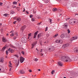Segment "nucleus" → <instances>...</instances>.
<instances>
[{"label":"nucleus","mask_w":78,"mask_h":78,"mask_svg":"<svg viewBox=\"0 0 78 78\" xmlns=\"http://www.w3.org/2000/svg\"><path fill=\"white\" fill-rule=\"evenodd\" d=\"M29 70V72H32V70H31V69H30V70Z\"/></svg>","instance_id":"nucleus-53"},{"label":"nucleus","mask_w":78,"mask_h":78,"mask_svg":"<svg viewBox=\"0 0 78 78\" xmlns=\"http://www.w3.org/2000/svg\"><path fill=\"white\" fill-rule=\"evenodd\" d=\"M16 20L17 21H18V22H19L20 21V20H21V18L19 17L16 19Z\"/></svg>","instance_id":"nucleus-20"},{"label":"nucleus","mask_w":78,"mask_h":78,"mask_svg":"<svg viewBox=\"0 0 78 78\" xmlns=\"http://www.w3.org/2000/svg\"><path fill=\"white\" fill-rule=\"evenodd\" d=\"M13 5H17V2H13Z\"/></svg>","instance_id":"nucleus-26"},{"label":"nucleus","mask_w":78,"mask_h":78,"mask_svg":"<svg viewBox=\"0 0 78 78\" xmlns=\"http://www.w3.org/2000/svg\"><path fill=\"white\" fill-rule=\"evenodd\" d=\"M69 43H67L64 44V46L65 47H67L69 46Z\"/></svg>","instance_id":"nucleus-19"},{"label":"nucleus","mask_w":78,"mask_h":78,"mask_svg":"<svg viewBox=\"0 0 78 78\" xmlns=\"http://www.w3.org/2000/svg\"><path fill=\"white\" fill-rule=\"evenodd\" d=\"M58 65H59V66H62V62H59L58 63Z\"/></svg>","instance_id":"nucleus-15"},{"label":"nucleus","mask_w":78,"mask_h":78,"mask_svg":"<svg viewBox=\"0 0 78 78\" xmlns=\"http://www.w3.org/2000/svg\"><path fill=\"white\" fill-rule=\"evenodd\" d=\"M21 53L22 54H23V55H24V54L25 53L24 52V51H22L21 52Z\"/></svg>","instance_id":"nucleus-49"},{"label":"nucleus","mask_w":78,"mask_h":78,"mask_svg":"<svg viewBox=\"0 0 78 78\" xmlns=\"http://www.w3.org/2000/svg\"><path fill=\"white\" fill-rule=\"evenodd\" d=\"M19 60H16L15 63V65L16 67H17L19 66Z\"/></svg>","instance_id":"nucleus-6"},{"label":"nucleus","mask_w":78,"mask_h":78,"mask_svg":"<svg viewBox=\"0 0 78 78\" xmlns=\"http://www.w3.org/2000/svg\"><path fill=\"white\" fill-rule=\"evenodd\" d=\"M59 40H57L55 41V42L57 43H59Z\"/></svg>","instance_id":"nucleus-38"},{"label":"nucleus","mask_w":78,"mask_h":78,"mask_svg":"<svg viewBox=\"0 0 78 78\" xmlns=\"http://www.w3.org/2000/svg\"><path fill=\"white\" fill-rule=\"evenodd\" d=\"M11 13L12 14H14V11H11Z\"/></svg>","instance_id":"nucleus-40"},{"label":"nucleus","mask_w":78,"mask_h":78,"mask_svg":"<svg viewBox=\"0 0 78 78\" xmlns=\"http://www.w3.org/2000/svg\"><path fill=\"white\" fill-rule=\"evenodd\" d=\"M26 12L27 14H29V12L27 11H26Z\"/></svg>","instance_id":"nucleus-51"},{"label":"nucleus","mask_w":78,"mask_h":78,"mask_svg":"<svg viewBox=\"0 0 78 78\" xmlns=\"http://www.w3.org/2000/svg\"><path fill=\"white\" fill-rule=\"evenodd\" d=\"M36 49L37 50V51H39V50L37 49V48H36Z\"/></svg>","instance_id":"nucleus-62"},{"label":"nucleus","mask_w":78,"mask_h":78,"mask_svg":"<svg viewBox=\"0 0 78 78\" xmlns=\"http://www.w3.org/2000/svg\"><path fill=\"white\" fill-rule=\"evenodd\" d=\"M15 40L16 39V37H14L13 38Z\"/></svg>","instance_id":"nucleus-61"},{"label":"nucleus","mask_w":78,"mask_h":78,"mask_svg":"<svg viewBox=\"0 0 78 78\" xmlns=\"http://www.w3.org/2000/svg\"><path fill=\"white\" fill-rule=\"evenodd\" d=\"M11 68H10V69H9V71H11Z\"/></svg>","instance_id":"nucleus-60"},{"label":"nucleus","mask_w":78,"mask_h":78,"mask_svg":"<svg viewBox=\"0 0 78 78\" xmlns=\"http://www.w3.org/2000/svg\"><path fill=\"white\" fill-rule=\"evenodd\" d=\"M19 73H20L21 74H23L24 73H25V71L23 70H21L19 71Z\"/></svg>","instance_id":"nucleus-9"},{"label":"nucleus","mask_w":78,"mask_h":78,"mask_svg":"<svg viewBox=\"0 0 78 78\" xmlns=\"http://www.w3.org/2000/svg\"><path fill=\"white\" fill-rule=\"evenodd\" d=\"M74 51L76 53H78V49L75 48L74 49Z\"/></svg>","instance_id":"nucleus-17"},{"label":"nucleus","mask_w":78,"mask_h":78,"mask_svg":"<svg viewBox=\"0 0 78 78\" xmlns=\"http://www.w3.org/2000/svg\"><path fill=\"white\" fill-rule=\"evenodd\" d=\"M21 41H22L24 43H25V42H26V41H25V39L23 38H22L21 39Z\"/></svg>","instance_id":"nucleus-12"},{"label":"nucleus","mask_w":78,"mask_h":78,"mask_svg":"<svg viewBox=\"0 0 78 78\" xmlns=\"http://www.w3.org/2000/svg\"><path fill=\"white\" fill-rule=\"evenodd\" d=\"M41 51H40L41 52V53H42V49H41Z\"/></svg>","instance_id":"nucleus-58"},{"label":"nucleus","mask_w":78,"mask_h":78,"mask_svg":"<svg viewBox=\"0 0 78 78\" xmlns=\"http://www.w3.org/2000/svg\"><path fill=\"white\" fill-rule=\"evenodd\" d=\"M37 44V43L36 42H34L33 43V44H32V48H34V47L35 45H36Z\"/></svg>","instance_id":"nucleus-10"},{"label":"nucleus","mask_w":78,"mask_h":78,"mask_svg":"<svg viewBox=\"0 0 78 78\" xmlns=\"http://www.w3.org/2000/svg\"><path fill=\"white\" fill-rule=\"evenodd\" d=\"M49 2V0H45V3H48Z\"/></svg>","instance_id":"nucleus-24"},{"label":"nucleus","mask_w":78,"mask_h":78,"mask_svg":"<svg viewBox=\"0 0 78 78\" xmlns=\"http://www.w3.org/2000/svg\"><path fill=\"white\" fill-rule=\"evenodd\" d=\"M6 47L5 46L4 47H3L2 48V52L4 51H5V49H6Z\"/></svg>","instance_id":"nucleus-16"},{"label":"nucleus","mask_w":78,"mask_h":78,"mask_svg":"<svg viewBox=\"0 0 78 78\" xmlns=\"http://www.w3.org/2000/svg\"><path fill=\"white\" fill-rule=\"evenodd\" d=\"M8 51H9V52H10L11 53H14V50L12 49L11 48H9L8 49Z\"/></svg>","instance_id":"nucleus-4"},{"label":"nucleus","mask_w":78,"mask_h":78,"mask_svg":"<svg viewBox=\"0 0 78 78\" xmlns=\"http://www.w3.org/2000/svg\"><path fill=\"white\" fill-rule=\"evenodd\" d=\"M23 12H25V9L24 8H23Z\"/></svg>","instance_id":"nucleus-52"},{"label":"nucleus","mask_w":78,"mask_h":78,"mask_svg":"<svg viewBox=\"0 0 78 78\" xmlns=\"http://www.w3.org/2000/svg\"><path fill=\"white\" fill-rule=\"evenodd\" d=\"M9 67H11L12 68V63L11 62V61L9 62Z\"/></svg>","instance_id":"nucleus-14"},{"label":"nucleus","mask_w":78,"mask_h":78,"mask_svg":"<svg viewBox=\"0 0 78 78\" xmlns=\"http://www.w3.org/2000/svg\"><path fill=\"white\" fill-rule=\"evenodd\" d=\"M76 22V21H73V23H75Z\"/></svg>","instance_id":"nucleus-59"},{"label":"nucleus","mask_w":78,"mask_h":78,"mask_svg":"<svg viewBox=\"0 0 78 78\" xmlns=\"http://www.w3.org/2000/svg\"><path fill=\"white\" fill-rule=\"evenodd\" d=\"M11 47L13 48H14V49L15 50H17V48H16L14 47V46H11Z\"/></svg>","instance_id":"nucleus-32"},{"label":"nucleus","mask_w":78,"mask_h":78,"mask_svg":"<svg viewBox=\"0 0 78 78\" xmlns=\"http://www.w3.org/2000/svg\"><path fill=\"white\" fill-rule=\"evenodd\" d=\"M59 43H60V44H62V41L61 40H59Z\"/></svg>","instance_id":"nucleus-29"},{"label":"nucleus","mask_w":78,"mask_h":78,"mask_svg":"<svg viewBox=\"0 0 78 78\" xmlns=\"http://www.w3.org/2000/svg\"><path fill=\"white\" fill-rule=\"evenodd\" d=\"M6 55H8V51H6Z\"/></svg>","instance_id":"nucleus-36"},{"label":"nucleus","mask_w":78,"mask_h":78,"mask_svg":"<svg viewBox=\"0 0 78 78\" xmlns=\"http://www.w3.org/2000/svg\"><path fill=\"white\" fill-rule=\"evenodd\" d=\"M74 20V19H72V20H69V22L70 24H71L72 25L73 24V20Z\"/></svg>","instance_id":"nucleus-8"},{"label":"nucleus","mask_w":78,"mask_h":78,"mask_svg":"<svg viewBox=\"0 0 78 78\" xmlns=\"http://www.w3.org/2000/svg\"><path fill=\"white\" fill-rule=\"evenodd\" d=\"M55 72V71L54 70H53L51 72V73L53 75V73Z\"/></svg>","instance_id":"nucleus-42"},{"label":"nucleus","mask_w":78,"mask_h":78,"mask_svg":"<svg viewBox=\"0 0 78 78\" xmlns=\"http://www.w3.org/2000/svg\"><path fill=\"white\" fill-rule=\"evenodd\" d=\"M52 20L50 18L49 19L48 21H50V23H52V22H51V21Z\"/></svg>","instance_id":"nucleus-25"},{"label":"nucleus","mask_w":78,"mask_h":78,"mask_svg":"<svg viewBox=\"0 0 78 78\" xmlns=\"http://www.w3.org/2000/svg\"><path fill=\"white\" fill-rule=\"evenodd\" d=\"M58 36V34H56L53 37L54 38H55V37H56L57 36Z\"/></svg>","instance_id":"nucleus-27"},{"label":"nucleus","mask_w":78,"mask_h":78,"mask_svg":"<svg viewBox=\"0 0 78 78\" xmlns=\"http://www.w3.org/2000/svg\"><path fill=\"white\" fill-rule=\"evenodd\" d=\"M3 5V3L0 2V6H2Z\"/></svg>","instance_id":"nucleus-46"},{"label":"nucleus","mask_w":78,"mask_h":78,"mask_svg":"<svg viewBox=\"0 0 78 78\" xmlns=\"http://www.w3.org/2000/svg\"><path fill=\"white\" fill-rule=\"evenodd\" d=\"M3 16H5V17H7V16H8V14H4Z\"/></svg>","instance_id":"nucleus-34"},{"label":"nucleus","mask_w":78,"mask_h":78,"mask_svg":"<svg viewBox=\"0 0 78 78\" xmlns=\"http://www.w3.org/2000/svg\"><path fill=\"white\" fill-rule=\"evenodd\" d=\"M48 27H47L46 28V29L45 30V31H47L48 30Z\"/></svg>","instance_id":"nucleus-43"},{"label":"nucleus","mask_w":78,"mask_h":78,"mask_svg":"<svg viewBox=\"0 0 78 78\" xmlns=\"http://www.w3.org/2000/svg\"><path fill=\"white\" fill-rule=\"evenodd\" d=\"M69 19H70V18H67L66 19V21H67L68 20H69Z\"/></svg>","instance_id":"nucleus-41"},{"label":"nucleus","mask_w":78,"mask_h":78,"mask_svg":"<svg viewBox=\"0 0 78 78\" xmlns=\"http://www.w3.org/2000/svg\"><path fill=\"white\" fill-rule=\"evenodd\" d=\"M43 55V54H42V53H41V54H40V55L41 56H42Z\"/></svg>","instance_id":"nucleus-50"},{"label":"nucleus","mask_w":78,"mask_h":78,"mask_svg":"<svg viewBox=\"0 0 78 78\" xmlns=\"http://www.w3.org/2000/svg\"><path fill=\"white\" fill-rule=\"evenodd\" d=\"M57 10H58V9L56 8H54L53 9V11H57Z\"/></svg>","instance_id":"nucleus-23"},{"label":"nucleus","mask_w":78,"mask_h":78,"mask_svg":"<svg viewBox=\"0 0 78 78\" xmlns=\"http://www.w3.org/2000/svg\"><path fill=\"white\" fill-rule=\"evenodd\" d=\"M31 33H30V34H28V39H29L30 38V37L31 36Z\"/></svg>","instance_id":"nucleus-30"},{"label":"nucleus","mask_w":78,"mask_h":78,"mask_svg":"<svg viewBox=\"0 0 78 78\" xmlns=\"http://www.w3.org/2000/svg\"><path fill=\"white\" fill-rule=\"evenodd\" d=\"M15 56H16V58H18V56L16 55H14Z\"/></svg>","instance_id":"nucleus-48"},{"label":"nucleus","mask_w":78,"mask_h":78,"mask_svg":"<svg viewBox=\"0 0 78 78\" xmlns=\"http://www.w3.org/2000/svg\"><path fill=\"white\" fill-rule=\"evenodd\" d=\"M70 33V30H68V33Z\"/></svg>","instance_id":"nucleus-44"},{"label":"nucleus","mask_w":78,"mask_h":78,"mask_svg":"<svg viewBox=\"0 0 78 78\" xmlns=\"http://www.w3.org/2000/svg\"><path fill=\"white\" fill-rule=\"evenodd\" d=\"M41 23H38V25H41Z\"/></svg>","instance_id":"nucleus-55"},{"label":"nucleus","mask_w":78,"mask_h":78,"mask_svg":"<svg viewBox=\"0 0 78 78\" xmlns=\"http://www.w3.org/2000/svg\"><path fill=\"white\" fill-rule=\"evenodd\" d=\"M31 20L32 22H34V21H35V20L34 19V18H32Z\"/></svg>","instance_id":"nucleus-31"},{"label":"nucleus","mask_w":78,"mask_h":78,"mask_svg":"<svg viewBox=\"0 0 78 78\" xmlns=\"http://www.w3.org/2000/svg\"><path fill=\"white\" fill-rule=\"evenodd\" d=\"M64 59L66 60V62H68V61H71L70 58L68 56H64L61 58L62 60H64Z\"/></svg>","instance_id":"nucleus-1"},{"label":"nucleus","mask_w":78,"mask_h":78,"mask_svg":"<svg viewBox=\"0 0 78 78\" xmlns=\"http://www.w3.org/2000/svg\"><path fill=\"white\" fill-rule=\"evenodd\" d=\"M2 40L3 42H5L6 41V39L4 37L2 38Z\"/></svg>","instance_id":"nucleus-18"},{"label":"nucleus","mask_w":78,"mask_h":78,"mask_svg":"<svg viewBox=\"0 0 78 78\" xmlns=\"http://www.w3.org/2000/svg\"><path fill=\"white\" fill-rule=\"evenodd\" d=\"M68 26V24L67 23H66L64 24V25L62 26V28L64 29H66V30Z\"/></svg>","instance_id":"nucleus-3"},{"label":"nucleus","mask_w":78,"mask_h":78,"mask_svg":"<svg viewBox=\"0 0 78 78\" xmlns=\"http://www.w3.org/2000/svg\"><path fill=\"white\" fill-rule=\"evenodd\" d=\"M76 16H77V17H78V14H76L75 16V17H76Z\"/></svg>","instance_id":"nucleus-57"},{"label":"nucleus","mask_w":78,"mask_h":78,"mask_svg":"<svg viewBox=\"0 0 78 78\" xmlns=\"http://www.w3.org/2000/svg\"><path fill=\"white\" fill-rule=\"evenodd\" d=\"M13 19H16V17H13Z\"/></svg>","instance_id":"nucleus-63"},{"label":"nucleus","mask_w":78,"mask_h":78,"mask_svg":"<svg viewBox=\"0 0 78 78\" xmlns=\"http://www.w3.org/2000/svg\"><path fill=\"white\" fill-rule=\"evenodd\" d=\"M51 48H49L48 49V50L49 51H52V50H51Z\"/></svg>","instance_id":"nucleus-39"},{"label":"nucleus","mask_w":78,"mask_h":78,"mask_svg":"<svg viewBox=\"0 0 78 78\" xmlns=\"http://www.w3.org/2000/svg\"><path fill=\"white\" fill-rule=\"evenodd\" d=\"M2 23H0V28L2 27Z\"/></svg>","instance_id":"nucleus-56"},{"label":"nucleus","mask_w":78,"mask_h":78,"mask_svg":"<svg viewBox=\"0 0 78 78\" xmlns=\"http://www.w3.org/2000/svg\"><path fill=\"white\" fill-rule=\"evenodd\" d=\"M41 34H38L37 35L38 39H39V37H41Z\"/></svg>","instance_id":"nucleus-22"},{"label":"nucleus","mask_w":78,"mask_h":78,"mask_svg":"<svg viewBox=\"0 0 78 78\" xmlns=\"http://www.w3.org/2000/svg\"><path fill=\"white\" fill-rule=\"evenodd\" d=\"M16 6H14V5H12V8H16Z\"/></svg>","instance_id":"nucleus-37"},{"label":"nucleus","mask_w":78,"mask_h":78,"mask_svg":"<svg viewBox=\"0 0 78 78\" xmlns=\"http://www.w3.org/2000/svg\"><path fill=\"white\" fill-rule=\"evenodd\" d=\"M25 28H26V26H23L21 28V30H23L25 29Z\"/></svg>","instance_id":"nucleus-21"},{"label":"nucleus","mask_w":78,"mask_h":78,"mask_svg":"<svg viewBox=\"0 0 78 78\" xmlns=\"http://www.w3.org/2000/svg\"><path fill=\"white\" fill-rule=\"evenodd\" d=\"M37 33H38V31H37L35 33L34 36V39H35V38L36 37V36H37Z\"/></svg>","instance_id":"nucleus-7"},{"label":"nucleus","mask_w":78,"mask_h":78,"mask_svg":"<svg viewBox=\"0 0 78 78\" xmlns=\"http://www.w3.org/2000/svg\"><path fill=\"white\" fill-rule=\"evenodd\" d=\"M77 39V37H74L72 38L71 41H74V40H75V39Z\"/></svg>","instance_id":"nucleus-13"},{"label":"nucleus","mask_w":78,"mask_h":78,"mask_svg":"<svg viewBox=\"0 0 78 78\" xmlns=\"http://www.w3.org/2000/svg\"><path fill=\"white\" fill-rule=\"evenodd\" d=\"M11 36H14V34L13 33L12 34V35H11Z\"/></svg>","instance_id":"nucleus-47"},{"label":"nucleus","mask_w":78,"mask_h":78,"mask_svg":"<svg viewBox=\"0 0 78 78\" xmlns=\"http://www.w3.org/2000/svg\"><path fill=\"white\" fill-rule=\"evenodd\" d=\"M33 17V15H30V18H32V17Z\"/></svg>","instance_id":"nucleus-33"},{"label":"nucleus","mask_w":78,"mask_h":78,"mask_svg":"<svg viewBox=\"0 0 78 78\" xmlns=\"http://www.w3.org/2000/svg\"><path fill=\"white\" fill-rule=\"evenodd\" d=\"M6 35V36H8V35H9V34H7Z\"/></svg>","instance_id":"nucleus-64"},{"label":"nucleus","mask_w":78,"mask_h":78,"mask_svg":"<svg viewBox=\"0 0 78 78\" xmlns=\"http://www.w3.org/2000/svg\"><path fill=\"white\" fill-rule=\"evenodd\" d=\"M38 60V59L37 58H36L35 59V61H37Z\"/></svg>","instance_id":"nucleus-45"},{"label":"nucleus","mask_w":78,"mask_h":78,"mask_svg":"<svg viewBox=\"0 0 78 78\" xmlns=\"http://www.w3.org/2000/svg\"><path fill=\"white\" fill-rule=\"evenodd\" d=\"M60 37L61 38H64V37H68V36L67 35L62 34L60 35Z\"/></svg>","instance_id":"nucleus-2"},{"label":"nucleus","mask_w":78,"mask_h":78,"mask_svg":"<svg viewBox=\"0 0 78 78\" xmlns=\"http://www.w3.org/2000/svg\"><path fill=\"white\" fill-rule=\"evenodd\" d=\"M20 62L22 63L25 61V58H23L22 57H20Z\"/></svg>","instance_id":"nucleus-5"},{"label":"nucleus","mask_w":78,"mask_h":78,"mask_svg":"<svg viewBox=\"0 0 78 78\" xmlns=\"http://www.w3.org/2000/svg\"><path fill=\"white\" fill-rule=\"evenodd\" d=\"M4 62V58H0V62L3 63Z\"/></svg>","instance_id":"nucleus-11"},{"label":"nucleus","mask_w":78,"mask_h":78,"mask_svg":"<svg viewBox=\"0 0 78 78\" xmlns=\"http://www.w3.org/2000/svg\"><path fill=\"white\" fill-rule=\"evenodd\" d=\"M71 6H73V7L75 6V3H72L71 4Z\"/></svg>","instance_id":"nucleus-28"},{"label":"nucleus","mask_w":78,"mask_h":78,"mask_svg":"<svg viewBox=\"0 0 78 78\" xmlns=\"http://www.w3.org/2000/svg\"><path fill=\"white\" fill-rule=\"evenodd\" d=\"M17 32H16L15 34V36H18V35H17Z\"/></svg>","instance_id":"nucleus-35"},{"label":"nucleus","mask_w":78,"mask_h":78,"mask_svg":"<svg viewBox=\"0 0 78 78\" xmlns=\"http://www.w3.org/2000/svg\"><path fill=\"white\" fill-rule=\"evenodd\" d=\"M16 22H17V21H15L14 22H13L14 24H16Z\"/></svg>","instance_id":"nucleus-54"}]
</instances>
